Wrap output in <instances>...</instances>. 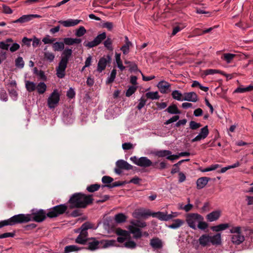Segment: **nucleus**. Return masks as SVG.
Listing matches in <instances>:
<instances>
[{
	"label": "nucleus",
	"instance_id": "obj_1",
	"mask_svg": "<svg viewBox=\"0 0 253 253\" xmlns=\"http://www.w3.org/2000/svg\"><path fill=\"white\" fill-rule=\"evenodd\" d=\"M92 195H85L81 192L72 194L67 204L69 209L85 208L92 203Z\"/></svg>",
	"mask_w": 253,
	"mask_h": 253
},
{
	"label": "nucleus",
	"instance_id": "obj_2",
	"mask_svg": "<svg viewBox=\"0 0 253 253\" xmlns=\"http://www.w3.org/2000/svg\"><path fill=\"white\" fill-rule=\"evenodd\" d=\"M88 247L86 248L91 251H95L100 248H106L114 246L116 244L114 240H102L98 241L95 238H88L87 242Z\"/></svg>",
	"mask_w": 253,
	"mask_h": 253
},
{
	"label": "nucleus",
	"instance_id": "obj_3",
	"mask_svg": "<svg viewBox=\"0 0 253 253\" xmlns=\"http://www.w3.org/2000/svg\"><path fill=\"white\" fill-rule=\"evenodd\" d=\"M69 208L68 204H60L47 210V217L53 218L63 214Z\"/></svg>",
	"mask_w": 253,
	"mask_h": 253
},
{
	"label": "nucleus",
	"instance_id": "obj_4",
	"mask_svg": "<svg viewBox=\"0 0 253 253\" xmlns=\"http://www.w3.org/2000/svg\"><path fill=\"white\" fill-rule=\"evenodd\" d=\"M30 215L29 214L20 213L14 215L8 219L9 226L18 224H22L31 221Z\"/></svg>",
	"mask_w": 253,
	"mask_h": 253
},
{
	"label": "nucleus",
	"instance_id": "obj_5",
	"mask_svg": "<svg viewBox=\"0 0 253 253\" xmlns=\"http://www.w3.org/2000/svg\"><path fill=\"white\" fill-rule=\"evenodd\" d=\"M204 220L203 216L197 213H190L186 215V222L188 225L193 229H196V224L200 220Z\"/></svg>",
	"mask_w": 253,
	"mask_h": 253
},
{
	"label": "nucleus",
	"instance_id": "obj_6",
	"mask_svg": "<svg viewBox=\"0 0 253 253\" xmlns=\"http://www.w3.org/2000/svg\"><path fill=\"white\" fill-rule=\"evenodd\" d=\"M138 215L142 217H147L152 216L153 217H157L161 221H168V214L167 212L158 211L156 212H151L149 210H144L138 213Z\"/></svg>",
	"mask_w": 253,
	"mask_h": 253
},
{
	"label": "nucleus",
	"instance_id": "obj_7",
	"mask_svg": "<svg viewBox=\"0 0 253 253\" xmlns=\"http://www.w3.org/2000/svg\"><path fill=\"white\" fill-rule=\"evenodd\" d=\"M31 221H34L37 222L43 221L47 217V211L42 209L32 210V213L29 214Z\"/></svg>",
	"mask_w": 253,
	"mask_h": 253
},
{
	"label": "nucleus",
	"instance_id": "obj_8",
	"mask_svg": "<svg viewBox=\"0 0 253 253\" xmlns=\"http://www.w3.org/2000/svg\"><path fill=\"white\" fill-rule=\"evenodd\" d=\"M60 95L57 89H54L47 99V105L50 109L54 108L59 103Z\"/></svg>",
	"mask_w": 253,
	"mask_h": 253
},
{
	"label": "nucleus",
	"instance_id": "obj_9",
	"mask_svg": "<svg viewBox=\"0 0 253 253\" xmlns=\"http://www.w3.org/2000/svg\"><path fill=\"white\" fill-rule=\"evenodd\" d=\"M106 38V34L105 32H103L98 35L93 41L90 42H84V45L89 48H92L100 44Z\"/></svg>",
	"mask_w": 253,
	"mask_h": 253
},
{
	"label": "nucleus",
	"instance_id": "obj_10",
	"mask_svg": "<svg viewBox=\"0 0 253 253\" xmlns=\"http://www.w3.org/2000/svg\"><path fill=\"white\" fill-rule=\"evenodd\" d=\"M116 168L115 169V172L118 174H121L122 172V169L131 170L133 166L124 160H119L116 163Z\"/></svg>",
	"mask_w": 253,
	"mask_h": 253
},
{
	"label": "nucleus",
	"instance_id": "obj_11",
	"mask_svg": "<svg viewBox=\"0 0 253 253\" xmlns=\"http://www.w3.org/2000/svg\"><path fill=\"white\" fill-rule=\"evenodd\" d=\"M7 89L11 98L16 100L18 96L16 82L15 80L10 81L7 85Z\"/></svg>",
	"mask_w": 253,
	"mask_h": 253
},
{
	"label": "nucleus",
	"instance_id": "obj_12",
	"mask_svg": "<svg viewBox=\"0 0 253 253\" xmlns=\"http://www.w3.org/2000/svg\"><path fill=\"white\" fill-rule=\"evenodd\" d=\"M111 61V57L109 55H104L100 58L97 64V71L99 73L102 72L105 69L107 64L110 63Z\"/></svg>",
	"mask_w": 253,
	"mask_h": 253
},
{
	"label": "nucleus",
	"instance_id": "obj_13",
	"mask_svg": "<svg viewBox=\"0 0 253 253\" xmlns=\"http://www.w3.org/2000/svg\"><path fill=\"white\" fill-rule=\"evenodd\" d=\"M154 154L158 157H167V159L171 161L178 159V156L171 155V152L169 150H158L155 152Z\"/></svg>",
	"mask_w": 253,
	"mask_h": 253
},
{
	"label": "nucleus",
	"instance_id": "obj_14",
	"mask_svg": "<svg viewBox=\"0 0 253 253\" xmlns=\"http://www.w3.org/2000/svg\"><path fill=\"white\" fill-rule=\"evenodd\" d=\"M67 64L68 62L60 60L58 66L56 68V75L59 78L62 79L64 78Z\"/></svg>",
	"mask_w": 253,
	"mask_h": 253
},
{
	"label": "nucleus",
	"instance_id": "obj_15",
	"mask_svg": "<svg viewBox=\"0 0 253 253\" xmlns=\"http://www.w3.org/2000/svg\"><path fill=\"white\" fill-rule=\"evenodd\" d=\"M137 163L138 166L143 168H148L150 166H154L157 163H153L146 157H141L139 158V161Z\"/></svg>",
	"mask_w": 253,
	"mask_h": 253
},
{
	"label": "nucleus",
	"instance_id": "obj_16",
	"mask_svg": "<svg viewBox=\"0 0 253 253\" xmlns=\"http://www.w3.org/2000/svg\"><path fill=\"white\" fill-rule=\"evenodd\" d=\"M82 21V20L69 19L65 21L60 20L58 21V23L62 25L64 27H69L76 26Z\"/></svg>",
	"mask_w": 253,
	"mask_h": 253
},
{
	"label": "nucleus",
	"instance_id": "obj_17",
	"mask_svg": "<svg viewBox=\"0 0 253 253\" xmlns=\"http://www.w3.org/2000/svg\"><path fill=\"white\" fill-rule=\"evenodd\" d=\"M150 245L154 250H160L162 249L163 247L162 240L158 237H154L151 239Z\"/></svg>",
	"mask_w": 253,
	"mask_h": 253
},
{
	"label": "nucleus",
	"instance_id": "obj_18",
	"mask_svg": "<svg viewBox=\"0 0 253 253\" xmlns=\"http://www.w3.org/2000/svg\"><path fill=\"white\" fill-rule=\"evenodd\" d=\"M183 100L196 102L198 101V95L195 92H185L184 93Z\"/></svg>",
	"mask_w": 253,
	"mask_h": 253
},
{
	"label": "nucleus",
	"instance_id": "obj_19",
	"mask_svg": "<svg viewBox=\"0 0 253 253\" xmlns=\"http://www.w3.org/2000/svg\"><path fill=\"white\" fill-rule=\"evenodd\" d=\"M170 86L169 83L164 81H160L157 85L160 91L162 93H167Z\"/></svg>",
	"mask_w": 253,
	"mask_h": 253
},
{
	"label": "nucleus",
	"instance_id": "obj_20",
	"mask_svg": "<svg viewBox=\"0 0 253 253\" xmlns=\"http://www.w3.org/2000/svg\"><path fill=\"white\" fill-rule=\"evenodd\" d=\"M221 215V212L219 211H214L208 214L206 218L209 222H212L217 220Z\"/></svg>",
	"mask_w": 253,
	"mask_h": 253
},
{
	"label": "nucleus",
	"instance_id": "obj_21",
	"mask_svg": "<svg viewBox=\"0 0 253 253\" xmlns=\"http://www.w3.org/2000/svg\"><path fill=\"white\" fill-rule=\"evenodd\" d=\"M63 50V51L61 54V60H64L65 61L68 62V61L72 54V52H73L72 49L71 48H69V47H66L65 49H64Z\"/></svg>",
	"mask_w": 253,
	"mask_h": 253
},
{
	"label": "nucleus",
	"instance_id": "obj_22",
	"mask_svg": "<svg viewBox=\"0 0 253 253\" xmlns=\"http://www.w3.org/2000/svg\"><path fill=\"white\" fill-rule=\"evenodd\" d=\"M245 240L244 236L241 233L233 234L231 237L232 242L236 245H240Z\"/></svg>",
	"mask_w": 253,
	"mask_h": 253
},
{
	"label": "nucleus",
	"instance_id": "obj_23",
	"mask_svg": "<svg viewBox=\"0 0 253 253\" xmlns=\"http://www.w3.org/2000/svg\"><path fill=\"white\" fill-rule=\"evenodd\" d=\"M209 180H210V178L207 177H202L198 178L196 182L197 189L203 188L207 184Z\"/></svg>",
	"mask_w": 253,
	"mask_h": 253
},
{
	"label": "nucleus",
	"instance_id": "obj_24",
	"mask_svg": "<svg viewBox=\"0 0 253 253\" xmlns=\"http://www.w3.org/2000/svg\"><path fill=\"white\" fill-rule=\"evenodd\" d=\"M130 232L133 234V237L135 239L140 238L142 236V233L141 229L139 228H136L133 225L129 227Z\"/></svg>",
	"mask_w": 253,
	"mask_h": 253
},
{
	"label": "nucleus",
	"instance_id": "obj_25",
	"mask_svg": "<svg viewBox=\"0 0 253 253\" xmlns=\"http://www.w3.org/2000/svg\"><path fill=\"white\" fill-rule=\"evenodd\" d=\"M82 40L81 39L72 38H65L63 39L64 44L71 45L74 44H79L81 42Z\"/></svg>",
	"mask_w": 253,
	"mask_h": 253
},
{
	"label": "nucleus",
	"instance_id": "obj_26",
	"mask_svg": "<svg viewBox=\"0 0 253 253\" xmlns=\"http://www.w3.org/2000/svg\"><path fill=\"white\" fill-rule=\"evenodd\" d=\"M165 111L168 112L170 114H181V112L177 108L176 105L174 104H172L169 106L165 110Z\"/></svg>",
	"mask_w": 253,
	"mask_h": 253
},
{
	"label": "nucleus",
	"instance_id": "obj_27",
	"mask_svg": "<svg viewBox=\"0 0 253 253\" xmlns=\"http://www.w3.org/2000/svg\"><path fill=\"white\" fill-rule=\"evenodd\" d=\"M229 227L230 225L229 223H222L216 226H211V229L213 231L219 232L224 230Z\"/></svg>",
	"mask_w": 253,
	"mask_h": 253
},
{
	"label": "nucleus",
	"instance_id": "obj_28",
	"mask_svg": "<svg viewBox=\"0 0 253 253\" xmlns=\"http://www.w3.org/2000/svg\"><path fill=\"white\" fill-rule=\"evenodd\" d=\"M204 74L205 76H208L209 75H213L215 74H220L221 75H222L224 76H227L228 75H227V74L225 73L224 72L216 70V69H207L204 71Z\"/></svg>",
	"mask_w": 253,
	"mask_h": 253
},
{
	"label": "nucleus",
	"instance_id": "obj_29",
	"mask_svg": "<svg viewBox=\"0 0 253 253\" xmlns=\"http://www.w3.org/2000/svg\"><path fill=\"white\" fill-rule=\"evenodd\" d=\"M201 245L205 247L210 243V236L207 234L202 235L199 239Z\"/></svg>",
	"mask_w": 253,
	"mask_h": 253
},
{
	"label": "nucleus",
	"instance_id": "obj_30",
	"mask_svg": "<svg viewBox=\"0 0 253 253\" xmlns=\"http://www.w3.org/2000/svg\"><path fill=\"white\" fill-rule=\"evenodd\" d=\"M31 17L30 14L24 15L21 16L18 19L11 22L12 23H24L25 22L31 21Z\"/></svg>",
	"mask_w": 253,
	"mask_h": 253
},
{
	"label": "nucleus",
	"instance_id": "obj_31",
	"mask_svg": "<svg viewBox=\"0 0 253 253\" xmlns=\"http://www.w3.org/2000/svg\"><path fill=\"white\" fill-rule=\"evenodd\" d=\"M36 84L33 82H31L30 81H25V87L27 90L31 92L35 91L36 89Z\"/></svg>",
	"mask_w": 253,
	"mask_h": 253
},
{
	"label": "nucleus",
	"instance_id": "obj_32",
	"mask_svg": "<svg viewBox=\"0 0 253 253\" xmlns=\"http://www.w3.org/2000/svg\"><path fill=\"white\" fill-rule=\"evenodd\" d=\"M86 237L87 236H84V234H82L81 232L80 234H79L76 239L75 242L78 244L85 245L88 240V238H87Z\"/></svg>",
	"mask_w": 253,
	"mask_h": 253
},
{
	"label": "nucleus",
	"instance_id": "obj_33",
	"mask_svg": "<svg viewBox=\"0 0 253 253\" xmlns=\"http://www.w3.org/2000/svg\"><path fill=\"white\" fill-rule=\"evenodd\" d=\"M210 243L213 245H219L221 243V234L217 233L215 235L210 236Z\"/></svg>",
	"mask_w": 253,
	"mask_h": 253
},
{
	"label": "nucleus",
	"instance_id": "obj_34",
	"mask_svg": "<svg viewBox=\"0 0 253 253\" xmlns=\"http://www.w3.org/2000/svg\"><path fill=\"white\" fill-rule=\"evenodd\" d=\"M47 86L44 82H40L36 85L37 92L40 94H42L45 92L46 90Z\"/></svg>",
	"mask_w": 253,
	"mask_h": 253
},
{
	"label": "nucleus",
	"instance_id": "obj_35",
	"mask_svg": "<svg viewBox=\"0 0 253 253\" xmlns=\"http://www.w3.org/2000/svg\"><path fill=\"white\" fill-rule=\"evenodd\" d=\"M253 90V85H250L246 87L243 86L238 87L234 91V93H243Z\"/></svg>",
	"mask_w": 253,
	"mask_h": 253
},
{
	"label": "nucleus",
	"instance_id": "obj_36",
	"mask_svg": "<svg viewBox=\"0 0 253 253\" xmlns=\"http://www.w3.org/2000/svg\"><path fill=\"white\" fill-rule=\"evenodd\" d=\"M184 223V221L180 219H176L174 220V222L169 225V227L171 229H177L181 226Z\"/></svg>",
	"mask_w": 253,
	"mask_h": 253
},
{
	"label": "nucleus",
	"instance_id": "obj_37",
	"mask_svg": "<svg viewBox=\"0 0 253 253\" xmlns=\"http://www.w3.org/2000/svg\"><path fill=\"white\" fill-rule=\"evenodd\" d=\"M126 219V216L123 213H118L115 216V220L118 223L125 222Z\"/></svg>",
	"mask_w": 253,
	"mask_h": 253
},
{
	"label": "nucleus",
	"instance_id": "obj_38",
	"mask_svg": "<svg viewBox=\"0 0 253 253\" xmlns=\"http://www.w3.org/2000/svg\"><path fill=\"white\" fill-rule=\"evenodd\" d=\"M82 248H79L76 245H69L66 246L64 249V253H69L71 252L78 251L82 249Z\"/></svg>",
	"mask_w": 253,
	"mask_h": 253
},
{
	"label": "nucleus",
	"instance_id": "obj_39",
	"mask_svg": "<svg viewBox=\"0 0 253 253\" xmlns=\"http://www.w3.org/2000/svg\"><path fill=\"white\" fill-rule=\"evenodd\" d=\"M91 228V225L89 222H85L84 224H83L81 227V233L82 234H84L85 236H87V230L88 229H90Z\"/></svg>",
	"mask_w": 253,
	"mask_h": 253
},
{
	"label": "nucleus",
	"instance_id": "obj_40",
	"mask_svg": "<svg viewBox=\"0 0 253 253\" xmlns=\"http://www.w3.org/2000/svg\"><path fill=\"white\" fill-rule=\"evenodd\" d=\"M116 62L118 67L121 70L123 71L125 69V67L123 66L122 61L121 59V54L116 53L115 55Z\"/></svg>",
	"mask_w": 253,
	"mask_h": 253
},
{
	"label": "nucleus",
	"instance_id": "obj_41",
	"mask_svg": "<svg viewBox=\"0 0 253 253\" xmlns=\"http://www.w3.org/2000/svg\"><path fill=\"white\" fill-rule=\"evenodd\" d=\"M104 46L109 51H113V47L112 46L113 41L109 38L107 37V39L103 42Z\"/></svg>",
	"mask_w": 253,
	"mask_h": 253
},
{
	"label": "nucleus",
	"instance_id": "obj_42",
	"mask_svg": "<svg viewBox=\"0 0 253 253\" xmlns=\"http://www.w3.org/2000/svg\"><path fill=\"white\" fill-rule=\"evenodd\" d=\"M145 96L147 98L152 100L158 99L160 98L158 91L148 92L145 94Z\"/></svg>",
	"mask_w": 253,
	"mask_h": 253
},
{
	"label": "nucleus",
	"instance_id": "obj_43",
	"mask_svg": "<svg viewBox=\"0 0 253 253\" xmlns=\"http://www.w3.org/2000/svg\"><path fill=\"white\" fill-rule=\"evenodd\" d=\"M116 74H117L116 70L115 69H113L111 72L110 76L108 77V78L107 79V80L106 81V84H109L112 83L114 81V80L116 78Z\"/></svg>",
	"mask_w": 253,
	"mask_h": 253
},
{
	"label": "nucleus",
	"instance_id": "obj_44",
	"mask_svg": "<svg viewBox=\"0 0 253 253\" xmlns=\"http://www.w3.org/2000/svg\"><path fill=\"white\" fill-rule=\"evenodd\" d=\"M53 48L54 51H62L64 49V44L63 42H55L53 44Z\"/></svg>",
	"mask_w": 253,
	"mask_h": 253
},
{
	"label": "nucleus",
	"instance_id": "obj_45",
	"mask_svg": "<svg viewBox=\"0 0 253 253\" xmlns=\"http://www.w3.org/2000/svg\"><path fill=\"white\" fill-rule=\"evenodd\" d=\"M171 96L174 99L177 100L178 101H182L183 98H182V94L180 92L179 90H174L172 92Z\"/></svg>",
	"mask_w": 253,
	"mask_h": 253
},
{
	"label": "nucleus",
	"instance_id": "obj_46",
	"mask_svg": "<svg viewBox=\"0 0 253 253\" xmlns=\"http://www.w3.org/2000/svg\"><path fill=\"white\" fill-rule=\"evenodd\" d=\"M235 56V54H234L227 53H224L223 55V57H222V58L224 60H225L227 63H230Z\"/></svg>",
	"mask_w": 253,
	"mask_h": 253
},
{
	"label": "nucleus",
	"instance_id": "obj_47",
	"mask_svg": "<svg viewBox=\"0 0 253 253\" xmlns=\"http://www.w3.org/2000/svg\"><path fill=\"white\" fill-rule=\"evenodd\" d=\"M100 187L101 186L99 184H91L87 187L86 190L88 192L92 193L97 191Z\"/></svg>",
	"mask_w": 253,
	"mask_h": 253
},
{
	"label": "nucleus",
	"instance_id": "obj_48",
	"mask_svg": "<svg viewBox=\"0 0 253 253\" xmlns=\"http://www.w3.org/2000/svg\"><path fill=\"white\" fill-rule=\"evenodd\" d=\"M219 167H220L219 165L214 164V165H212L211 166H210L209 167H208V168H206L205 169L200 168V170L201 171L203 172H208V171L215 170Z\"/></svg>",
	"mask_w": 253,
	"mask_h": 253
},
{
	"label": "nucleus",
	"instance_id": "obj_49",
	"mask_svg": "<svg viewBox=\"0 0 253 253\" xmlns=\"http://www.w3.org/2000/svg\"><path fill=\"white\" fill-rule=\"evenodd\" d=\"M44 58L46 60L51 62L54 60L55 55L51 52H45L44 53Z\"/></svg>",
	"mask_w": 253,
	"mask_h": 253
},
{
	"label": "nucleus",
	"instance_id": "obj_50",
	"mask_svg": "<svg viewBox=\"0 0 253 253\" xmlns=\"http://www.w3.org/2000/svg\"><path fill=\"white\" fill-rule=\"evenodd\" d=\"M15 66L19 68H23L24 66V61L21 56L18 57L15 61Z\"/></svg>",
	"mask_w": 253,
	"mask_h": 253
},
{
	"label": "nucleus",
	"instance_id": "obj_51",
	"mask_svg": "<svg viewBox=\"0 0 253 253\" xmlns=\"http://www.w3.org/2000/svg\"><path fill=\"white\" fill-rule=\"evenodd\" d=\"M137 89V86L131 85L129 86L126 92V97H130L131 96Z\"/></svg>",
	"mask_w": 253,
	"mask_h": 253
},
{
	"label": "nucleus",
	"instance_id": "obj_52",
	"mask_svg": "<svg viewBox=\"0 0 253 253\" xmlns=\"http://www.w3.org/2000/svg\"><path fill=\"white\" fill-rule=\"evenodd\" d=\"M86 32V30L84 26H80L79 29H78L75 33V35L76 36L78 37H81L84 36Z\"/></svg>",
	"mask_w": 253,
	"mask_h": 253
},
{
	"label": "nucleus",
	"instance_id": "obj_53",
	"mask_svg": "<svg viewBox=\"0 0 253 253\" xmlns=\"http://www.w3.org/2000/svg\"><path fill=\"white\" fill-rule=\"evenodd\" d=\"M115 233L117 235L120 236H128V233L127 231L123 230L120 228H117L116 229Z\"/></svg>",
	"mask_w": 253,
	"mask_h": 253
},
{
	"label": "nucleus",
	"instance_id": "obj_54",
	"mask_svg": "<svg viewBox=\"0 0 253 253\" xmlns=\"http://www.w3.org/2000/svg\"><path fill=\"white\" fill-rule=\"evenodd\" d=\"M139 103L136 107L137 109L139 110H140L146 104V99L143 97L142 96L139 100Z\"/></svg>",
	"mask_w": 253,
	"mask_h": 253
},
{
	"label": "nucleus",
	"instance_id": "obj_55",
	"mask_svg": "<svg viewBox=\"0 0 253 253\" xmlns=\"http://www.w3.org/2000/svg\"><path fill=\"white\" fill-rule=\"evenodd\" d=\"M113 180V178L109 176L105 175L102 178V182L105 185L111 184Z\"/></svg>",
	"mask_w": 253,
	"mask_h": 253
},
{
	"label": "nucleus",
	"instance_id": "obj_56",
	"mask_svg": "<svg viewBox=\"0 0 253 253\" xmlns=\"http://www.w3.org/2000/svg\"><path fill=\"white\" fill-rule=\"evenodd\" d=\"M209 133L208 126H206L201 129L200 132L199 134L201 135L204 138H206Z\"/></svg>",
	"mask_w": 253,
	"mask_h": 253
},
{
	"label": "nucleus",
	"instance_id": "obj_57",
	"mask_svg": "<svg viewBox=\"0 0 253 253\" xmlns=\"http://www.w3.org/2000/svg\"><path fill=\"white\" fill-rule=\"evenodd\" d=\"M133 226L136 228H142L145 227L147 226V223L145 221H141L140 220H136L135 223H133Z\"/></svg>",
	"mask_w": 253,
	"mask_h": 253
},
{
	"label": "nucleus",
	"instance_id": "obj_58",
	"mask_svg": "<svg viewBox=\"0 0 253 253\" xmlns=\"http://www.w3.org/2000/svg\"><path fill=\"white\" fill-rule=\"evenodd\" d=\"M102 27L103 28H105L107 29L108 31H111L114 27V24L111 22H104L102 23Z\"/></svg>",
	"mask_w": 253,
	"mask_h": 253
},
{
	"label": "nucleus",
	"instance_id": "obj_59",
	"mask_svg": "<svg viewBox=\"0 0 253 253\" xmlns=\"http://www.w3.org/2000/svg\"><path fill=\"white\" fill-rule=\"evenodd\" d=\"M197 227L201 230H204L208 227V224L204 220H200L198 223Z\"/></svg>",
	"mask_w": 253,
	"mask_h": 253
},
{
	"label": "nucleus",
	"instance_id": "obj_60",
	"mask_svg": "<svg viewBox=\"0 0 253 253\" xmlns=\"http://www.w3.org/2000/svg\"><path fill=\"white\" fill-rule=\"evenodd\" d=\"M125 246L127 248L133 249L136 248V244L133 241L129 240L125 242Z\"/></svg>",
	"mask_w": 253,
	"mask_h": 253
},
{
	"label": "nucleus",
	"instance_id": "obj_61",
	"mask_svg": "<svg viewBox=\"0 0 253 253\" xmlns=\"http://www.w3.org/2000/svg\"><path fill=\"white\" fill-rule=\"evenodd\" d=\"M190 128L193 130H196L202 126L199 123H197L194 121H191L189 123Z\"/></svg>",
	"mask_w": 253,
	"mask_h": 253
},
{
	"label": "nucleus",
	"instance_id": "obj_62",
	"mask_svg": "<svg viewBox=\"0 0 253 253\" xmlns=\"http://www.w3.org/2000/svg\"><path fill=\"white\" fill-rule=\"evenodd\" d=\"M83 214L82 211L79 209L74 210L70 214V216L73 217H77Z\"/></svg>",
	"mask_w": 253,
	"mask_h": 253
},
{
	"label": "nucleus",
	"instance_id": "obj_63",
	"mask_svg": "<svg viewBox=\"0 0 253 253\" xmlns=\"http://www.w3.org/2000/svg\"><path fill=\"white\" fill-rule=\"evenodd\" d=\"M67 96L69 99H73L75 98L76 92L74 90V89L72 87H70L69 90L67 91Z\"/></svg>",
	"mask_w": 253,
	"mask_h": 253
},
{
	"label": "nucleus",
	"instance_id": "obj_64",
	"mask_svg": "<svg viewBox=\"0 0 253 253\" xmlns=\"http://www.w3.org/2000/svg\"><path fill=\"white\" fill-rule=\"evenodd\" d=\"M0 99L3 101H6L8 100L7 93L3 88L0 90Z\"/></svg>",
	"mask_w": 253,
	"mask_h": 253
}]
</instances>
